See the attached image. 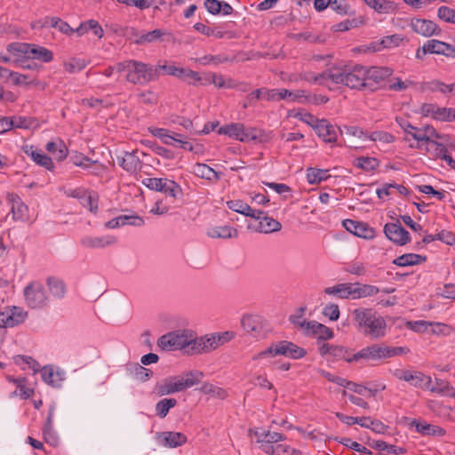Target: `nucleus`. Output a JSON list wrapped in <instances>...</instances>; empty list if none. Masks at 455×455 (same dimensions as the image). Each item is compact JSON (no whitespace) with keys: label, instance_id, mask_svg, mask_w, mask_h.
Wrapping results in <instances>:
<instances>
[{"label":"nucleus","instance_id":"9b49d317","mask_svg":"<svg viewBox=\"0 0 455 455\" xmlns=\"http://www.w3.org/2000/svg\"><path fill=\"white\" fill-rule=\"evenodd\" d=\"M188 383H181L180 377L172 376L164 379L160 383L155 387V390L159 396L171 395L176 392L186 390Z\"/></svg>","mask_w":455,"mask_h":455},{"label":"nucleus","instance_id":"6e6d98bb","mask_svg":"<svg viewBox=\"0 0 455 455\" xmlns=\"http://www.w3.org/2000/svg\"><path fill=\"white\" fill-rule=\"evenodd\" d=\"M266 439H262L261 445L259 446L260 450L263 451V448L265 445H275L281 441L286 440V436L283 434L277 432H270L267 431L265 437Z\"/></svg>","mask_w":455,"mask_h":455},{"label":"nucleus","instance_id":"ea45409f","mask_svg":"<svg viewBox=\"0 0 455 455\" xmlns=\"http://www.w3.org/2000/svg\"><path fill=\"white\" fill-rule=\"evenodd\" d=\"M354 165L364 172H371L379 165V161L375 157L359 156L354 160Z\"/></svg>","mask_w":455,"mask_h":455},{"label":"nucleus","instance_id":"6ab92c4d","mask_svg":"<svg viewBox=\"0 0 455 455\" xmlns=\"http://www.w3.org/2000/svg\"><path fill=\"white\" fill-rule=\"evenodd\" d=\"M228 207L238 213L253 219H260L264 212L261 210H253L249 204L242 200H230L227 202Z\"/></svg>","mask_w":455,"mask_h":455},{"label":"nucleus","instance_id":"58836bf2","mask_svg":"<svg viewBox=\"0 0 455 455\" xmlns=\"http://www.w3.org/2000/svg\"><path fill=\"white\" fill-rule=\"evenodd\" d=\"M12 212L15 220H25L28 219V208L19 196L12 199Z\"/></svg>","mask_w":455,"mask_h":455},{"label":"nucleus","instance_id":"0e129e2a","mask_svg":"<svg viewBox=\"0 0 455 455\" xmlns=\"http://www.w3.org/2000/svg\"><path fill=\"white\" fill-rule=\"evenodd\" d=\"M331 355L338 359H344L347 363H352L355 360H351V353L347 347L342 346L334 345L332 348Z\"/></svg>","mask_w":455,"mask_h":455},{"label":"nucleus","instance_id":"393cba45","mask_svg":"<svg viewBox=\"0 0 455 455\" xmlns=\"http://www.w3.org/2000/svg\"><path fill=\"white\" fill-rule=\"evenodd\" d=\"M258 220L259 222L258 227L255 228V231L257 232L269 234L279 231L282 228V224L278 220L267 217L265 213Z\"/></svg>","mask_w":455,"mask_h":455},{"label":"nucleus","instance_id":"864d4df0","mask_svg":"<svg viewBox=\"0 0 455 455\" xmlns=\"http://www.w3.org/2000/svg\"><path fill=\"white\" fill-rule=\"evenodd\" d=\"M149 132L155 137L159 138L163 143L166 145H174V142L178 140V139L169 134L168 130L164 128H149Z\"/></svg>","mask_w":455,"mask_h":455},{"label":"nucleus","instance_id":"72a5a7b5","mask_svg":"<svg viewBox=\"0 0 455 455\" xmlns=\"http://www.w3.org/2000/svg\"><path fill=\"white\" fill-rule=\"evenodd\" d=\"M45 148L48 152L52 154L58 161L64 160L68 156V148L62 140L58 142L49 141Z\"/></svg>","mask_w":455,"mask_h":455},{"label":"nucleus","instance_id":"0eeeda50","mask_svg":"<svg viewBox=\"0 0 455 455\" xmlns=\"http://www.w3.org/2000/svg\"><path fill=\"white\" fill-rule=\"evenodd\" d=\"M300 327L305 329L307 336L316 337L318 344L322 341L331 339L334 336L333 331L331 328L316 321L303 320Z\"/></svg>","mask_w":455,"mask_h":455},{"label":"nucleus","instance_id":"aec40b11","mask_svg":"<svg viewBox=\"0 0 455 455\" xmlns=\"http://www.w3.org/2000/svg\"><path fill=\"white\" fill-rule=\"evenodd\" d=\"M314 130L325 142L332 143L337 140L336 130L326 119L319 120L317 124H315Z\"/></svg>","mask_w":455,"mask_h":455},{"label":"nucleus","instance_id":"de8ad7c7","mask_svg":"<svg viewBox=\"0 0 455 455\" xmlns=\"http://www.w3.org/2000/svg\"><path fill=\"white\" fill-rule=\"evenodd\" d=\"M177 404V400L174 398H164L160 400L156 404V415L161 419H164L167 416L170 409L175 407Z\"/></svg>","mask_w":455,"mask_h":455},{"label":"nucleus","instance_id":"3c124183","mask_svg":"<svg viewBox=\"0 0 455 455\" xmlns=\"http://www.w3.org/2000/svg\"><path fill=\"white\" fill-rule=\"evenodd\" d=\"M307 172V179L310 184L320 183L322 180H325L329 177L327 170L310 167Z\"/></svg>","mask_w":455,"mask_h":455},{"label":"nucleus","instance_id":"f3484780","mask_svg":"<svg viewBox=\"0 0 455 455\" xmlns=\"http://www.w3.org/2000/svg\"><path fill=\"white\" fill-rule=\"evenodd\" d=\"M132 65L131 73H127L126 80L133 84H147L148 64L134 60Z\"/></svg>","mask_w":455,"mask_h":455},{"label":"nucleus","instance_id":"39448f33","mask_svg":"<svg viewBox=\"0 0 455 455\" xmlns=\"http://www.w3.org/2000/svg\"><path fill=\"white\" fill-rule=\"evenodd\" d=\"M24 296L27 305L33 308H43L48 303V297L42 283L32 282L24 289Z\"/></svg>","mask_w":455,"mask_h":455},{"label":"nucleus","instance_id":"20e7f679","mask_svg":"<svg viewBox=\"0 0 455 455\" xmlns=\"http://www.w3.org/2000/svg\"><path fill=\"white\" fill-rule=\"evenodd\" d=\"M142 184L153 191L162 192L173 198L182 195L180 186L174 180L166 178H146Z\"/></svg>","mask_w":455,"mask_h":455},{"label":"nucleus","instance_id":"f8f14e48","mask_svg":"<svg viewBox=\"0 0 455 455\" xmlns=\"http://www.w3.org/2000/svg\"><path fill=\"white\" fill-rule=\"evenodd\" d=\"M69 196L77 198L80 203L84 206L88 207L90 212L96 213L98 211L99 204V195L94 191H88L84 188L73 189L68 194Z\"/></svg>","mask_w":455,"mask_h":455},{"label":"nucleus","instance_id":"412c9836","mask_svg":"<svg viewBox=\"0 0 455 455\" xmlns=\"http://www.w3.org/2000/svg\"><path fill=\"white\" fill-rule=\"evenodd\" d=\"M403 40V36L399 34L384 36L381 40L372 42L369 45V50L371 52H379L383 49H391L397 47Z\"/></svg>","mask_w":455,"mask_h":455},{"label":"nucleus","instance_id":"13d9d810","mask_svg":"<svg viewBox=\"0 0 455 455\" xmlns=\"http://www.w3.org/2000/svg\"><path fill=\"white\" fill-rule=\"evenodd\" d=\"M290 446L283 443H276L275 445H265L263 452L268 455H288Z\"/></svg>","mask_w":455,"mask_h":455},{"label":"nucleus","instance_id":"4c0bfd02","mask_svg":"<svg viewBox=\"0 0 455 455\" xmlns=\"http://www.w3.org/2000/svg\"><path fill=\"white\" fill-rule=\"evenodd\" d=\"M194 172L198 177L208 180H219L220 178V173L205 164H196L194 167Z\"/></svg>","mask_w":455,"mask_h":455},{"label":"nucleus","instance_id":"423d86ee","mask_svg":"<svg viewBox=\"0 0 455 455\" xmlns=\"http://www.w3.org/2000/svg\"><path fill=\"white\" fill-rule=\"evenodd\" d=\"M243 330L257 339L265 338L269 331V323L259 315H243L241 320Z\"/></svg>","mask_w":455,"mask_h":455},{"label":"nucleus","instance_id":"473e14b6","mask_svg":"<svg viewBox=\"0 0 455 455\" xmlns=\"http://www.w3.org/2000/svg\"><path fill=\"white\" fill-rule=\"evenodd\" d=\"M42 26L57 28L59 31L66 35H71L74 33V29L66 21L58 17H45Z\"/></svg>","mask_w":455,"mask_h":455},{"label":"nucleus","instance_id":"a19ab883","mask_svg":"<svg viewBox=\"0 0 455 455\" xmlns=\"http://www.w3.org/2000/svg\"><path fill=\"white\" fill-rule=\"evenodd\" d=\"M357 287L352 286L353 299L371 297L377 294L379 289L375 285L356 283Z\"/></svg>","mask_w":455,"mask_h":455},{"label":"nucleus","instance_id":"b1692460","mask_svg":"<svg viewBox=\"0 0 455 455\" xmlns=\"http://www.w3.org/2000/svg\"><path fill=\"white\" fill-rule=\"evenodd\" d=\"M366 5L379 14L393 13L396 10L395 4L390 0H363Z\"/></svg>","mask_w":455,"mask_h":455},{"label":"nucleus","instance_id":"cd10ccee","mask_svg":"<svg viewBox=\"0 0 455 455\" xmlns=\"http://www.w3.org/2000/svg\"><path fill=\"white\" fill-rule=\"evenodd\" d=\"M416 427L417 432L426 435H443L445 430L438 426L428 424L425 421H418L413 419L411 423Z\"/></svg>","mask_w":455,"mask_h":455},{"label":"nucleus","instance_id":"774afa93","mask_svg":"<svg viewBox=\"0 0 455 455\" xmlns=\"http://www.w3.org/2000/svg\"><path fill=\"white\" fill-rule=\"evenodd\" d=\"M323 315L329 317L331 321H337L339 317V308L337 304H328L323 310Z\"/></svg>","mask_w":455,"mask_h":455},{"label":"nucleus","instance_id":"c756f323","mask_svg":"<svg viewBox=\"0 0 455 455\" xmlns=\"http://www.w3.org/2000/svg\"><path fill=\"white\" fill-rule=\"evenodd\" d=\"M427 260L426 256H422L416 253H406L403 254L393 260V264L399 267H409L418 265Z\"/></svg>","mask_w":455,"mask_h":455},{"label":"nucleus","instance_id":"9d476101","mask_svg":"<svg viewBox=\"0 0 455 455\" xmlns=\"http://www.w3.org/2000/svg\"><path fill=\"white\" fill-rule=\"evenodd\" d=\"M386 236L398 245H404L411 241L410 233L399 223H387L384 226Z\"/></svg>","mask_w":455,"mask_h":455},{"label":"nucleus","instance_id":"a18cd8bd","mask_svg":"<svg viewBox=\"0 0 455 455\" xmlns=\"http://www.w3.org/2000/svg\"><path fill=\"white\" fill-rule=\"evenodd\" d=\"M29 52L33 59H36L44 62H50L53 59V53L52 52V51L43 46L32 44V47L29 50Z\"/></svg>","mask_w":455,"mask_h":455},{"label":"nucleus","instance_id":"bb28decb","mask_svg":"<svg viewBox=\"0 0 455 455\" xmlns=\"http://www.w3.org/2000/svg\"><path fill=\"white\" fill-rule=\"evenodd\" d=\"M366 71L367 82L371 84H379L389 77L393 73L392 69L387 67H372L369 69L366 68Z\"/></svg>","mask_w":455,"mask_h":455},{"label":"nucleus","instance_id":"6e6552de","mask_svg":"<svg viewBox=\"0 0 455 455\" xmlns=\"http://www.w3.org/2000/svg\"><path fill=\"white\" fill-rule=\"evenodd\" d=\"M398 379L409 382L411 386L426 389L428 387L427 384L430 382V377L425 375L421 371H411L408 370L397 369L394 372Z\"/></svg>","mask_w":455,"mask_h":455},{"label":"nucleus","instance_id":"4d7b16f0","mask_svg":"<svg viewBox=\"0 0 455 455\" xmlns=\"http://www.w3.org/2000/svg\"><path fill=\"white\" fill-rule=\"evenodd\" d=\"M336 440L343 444L344 446L346 447H348L355 451H358L360 453H363L364 455H371V451L370 450H368L366 447L364 446H362L361 444H359L358 443L356 442H354L352 441L350 438H347V437H342V438H336Z\"/></svg>","mask_w":455,"mask_h":455},{"label":"nucleus","instance_id":"338daca9","mask_svg":"<svg viewBox=\"0 0 455 455\" xmlns=\"http://www.w3.org/2000/svg\"><path fill=\"white\" fill-rule=\"evenodd\" d=\"M230 59L224 55H204V57L197 60V61L202 65H207L212 62L215 65L228 62Z\"/></svg>","mask_w":455,"mask_h":455},{"label":"nucleus","instance_id":"79ce46f5","mask_svg":"<svg viewBox=\"0 0 455 455\" xmlns=\"http://www.w3.org/2000/svg\"><path fill=\"white\" fill-rule=\"evenodd\" d=\"M435 158L443 160L448 154L447 148L443 144L435 140H430L425 148Z\"/></svg>","mask_w":455,"mask_h":455},{"label":"nucleus","instance_id":"ddd939ff","mask_svg":"<svg viewBox=\"0 0 455 455\" xmlns=\"http://www.w3.org/2000/svg\"><path fill=\"white\" fill-rule=\"evenodd\" d=\"M423 54H439L446 57H455V46L436 40L431 39L427 41L422 46Z\"/></svg>","mask_w":455,"mask_h":455},{"label":"nucleus","instance_id":"09e8293b","mask_svg":"<svg viewBox=\"0 0 455 455\" xmlns=\"http://www.w3.org/2000/svg\"><path fill=\"white\" fill-rule=\"evenodd\" d=\"M242 131H243V124L236 123V124H229L221 126L218 130V133L225 134V135L229 136L230 138L239 140Z\"/></svg>","mask_w":455,"mask_h":455},{"label":"nucleus","instance_id":"8fccbe9b","mask_svg":"<svg viewBox=\"0 0 455 455\" xmlns=\"http://www.w3.org/2000/svg\"><path fill=\"white\" fill-rule=\"evenodd\" d=\"M363 23V19L360 18H353L347 19L344 21L339 22L331 27V29L335 32H344L347 31L350 28H357Z\"/></svg>","mask_w":455,"mask_h":455},{"label":"nucleus","instance_id":"2eb2a0df","mask_svg":"<svg viewBox=\"0 0 455 455\" xmlns=\"http://www.w3.org/2000/svg\"><path fill=\"white\" fill-rule=\"evenodd\" d=\"M116 160L117 164L129 173H136L141 170L142 164L137 156V150L125 151L122 156H117Z\"/></svg>","mask_w":455,"mask_h":455},{"label":"nucleus","instance_id":"a878e982","mask_svg":"<svg viewBox=\"0 0 455 455\" xmlns=\"http://www.w3.org/2000/svg\"><path fill=\"white\" fill-rule=\"evenodd\" d=\"M188 346L185 353L188 355H197L203 352H206V346L204 343V338H197L194 331H190L188 333Z\"/></svg>","mask_w":455,"mask_h":455},{"label":"nucleus","instance_id":"7c9ffc66","mask_svg":"<svg viewBox=\"0 0 455 455\" xmlns=\"http://www.w3.org/2000/svg\"><path fill=\"white\" fill-rule=\"evenodd\" d=\"M116 242L114 236L92 237L85 236L81 240V243L87 248H102L113 244Z\"/></svg>","mask_w":455,"mask_h":455},{"label":"nucleus","instance_id":"f03ea898","mask_svg":"<svg viewBox=\"0 0 455 455\" xmlns=\"http://www.w3.org/2000/svg\"><path fill=\"white\" fill-rule=\"evenodd\" d=\"M339 76L342 79L339 84H344L351 89L370 88L371 91L375 89L373 84L367 82V71L363 66L355 65L353 68H339Z\"/></svg>","mask_w":455,"mask_h":455},{"label":"nucleus","instance_id":"c85d7f7f","mask_svg":"<svg viewBox=\"0 0 455 455\" xmlns=\"http://www.w3.org/2000/svg\"><path fill=\"white\" fill-rule=\"evenodd\" d=\"M339 77V68H333L326 69L322 73L317 74L316 76H314V84L325 85V81L330 79L332 83L339 84V83L342 82V79Z\"/></svg>","mask_w":455,"mask_h":455},{"label":"nucleus","instance_id":"37998d69","mask_svg":"<svg viewBox=\"0 0 455 455\" xmlns=\"http://www.w3.org/2000/svg\"><path fill=\"white\" fill-rule=\"evenodd\" d=\"M47 285L52 294L57 298H63L66 293V286L63 281L50 276L46 280Z\"/></svg>","mask_w":455,"mask_h":455},{"label":"nucleus","instance_id":"1a4fd4ad","mask_svg":"<svg viewBox=\"0 0 455 455\" xmlns=\"http://www.w3.org/2000/svg\"><path fill=\"white\" fill-rule=\"evenodd\" d=\"M410 25L413 32L425 37L439 36L442 33L439 26L430 20L412 18Z\"/></svg>","mask_w":455,"mask_h":455},{"label":"nucleus","instance_id":"49530a36","mask_svg":"<svg viewBox=\"0 0 455 455\" xmlns=\"http://www.w3.org/2000/svg\"><path fill=\"white\" fill-rule=\"evenodd\" d=\"M164 444L169 447H178L181 446L183 443H187V436L180 432H164Z\"/></svg>","mask_w":455,"mask_h":455},{"label":"nucleus","instance_id":"4468645a","mask_svg":"<svg viewBox=\"0 0 455 455\" xmlns=\"http://www.w3.org/2000/svg\"><path fill=\"white\" fill-rule=\"evenodd\" d=\"M342 225L348 232L358 237L371 239L375 236L374 229L366 223L347 219L343 220Z\"/></svg>","mask_w":455,"mask_h":455},{"label":"nucleus","instance_id":"2f4dec72","mask_svg":"<svg viewBox=\"0 0 455 455\" xmlns=\"http://www.w3.org/2000/svg\"><path fill=\"white\" fill-rule=\"evenodd\" d=\"M165 35L170 36L169 33L162 29L156 28L152 31L141 34L140 37H139L138 39H134V44L138 45H144L157 41H163L162 37Z\"/></svg>","mask_w":455,"mask_h":455},{"label":"nucleus","instance_id":"bf43d9fd","mask_svg":"<svg viewBox=\"0 0 455 455\" xmlns=\"http://www.w3.org/2000/svg\"><path fill=\"white\" fill-rule=\"evenodd\" d=\"M414 132L411 133V138L418 141L417 145H410L411 148H418V149H423L422 143L427 144V142L431 140L429 139V136L427 134V132H424L423 128H419L418 130H413Z\"/></svg>","mask_w":455,"mask_h":455},{"label":"nucleus","instance_id":"4be33fe9","mask_svg":"<svg viewBox=\"0 0 455 455\" xmlns=\"http://www.w3.org/2000/svg\"><path fill=\"white\" fill-rule=\"evenodd\" d=\"M42 379L47 384L59 387L65 379V372L63 371H54L52 366L46 365L41 369Z\"/></svg>","mask_w":455,"mask_h":455},{"label":"nucleus","instance_id":"680f3d73","mask_svg":"<svg viewBox=\"0 0 455 455\" xmlns=\"http://www.w3.org/2000/svg\"><path fill=\"white\" fill-rule=\"evenodd\" d=\"M426 88L431 92L440 91L443 93L453 92V85L445 84L439 80H434L426 84Z\"/></svg>","mask_w":455,"mask_h":455},{"label":"nucleus","instance_id":"c9c22d12","mask_svg":"<svg viewBox=\"0 0 455 455\" xmlns=\"http://www.w3.org/2000/svg\"><path fill=\"white\" fill-rule=\"evenodd\" d=\"M324 293L328 295H337L340 299H347L353 295L352 283H340L332 287L324 289Z\"/></svg>","mask_w":455,"mask_h":455},{"label":"nucleus","instance_id":"dca6fc26","mask_svg":"<svg viewBox=\"0 0 455 455\" xmlns=\"http://www.w3.org/2000/svg\"><path fill=\"white\" fill-rule=\"evenodd\" d=\"M387 354L385 352V347L373 344L362 348L354 354L351 360L358 361L359 359L379 361L387 358Z\"/></svg>","mask_w":455,"mask_h":455},{"label":"nucleus","instance_id":"f704fd0d","mask_svg":"<svg viewBox=\"0 0 455 455\" xmlns=\"http://www.w3.org/2000/svg\"><path fill=\"white\" fill-rule=\"evenodd\" d=\"M207 235L212 238H231L237 236V230L228 226L212 228L207 231Z\"/></svg>","mask_w":455,"mask_h":455},{"label":"nucleus","instance_id":"7ed1b4c3","mask_svg":"<svg viewBox=\"0 0 455 455\" xmlns=\"http://www.w3.org/2000/svg\"><path fill=\"white\" fill-rule=\"evenodd\" d=\"M190 330H178L161 336L157 341L160 348L166 351L184 349L188 346V333Z\"/></svg>","mask_w":455,"mask_h":455},{"label":"nucleus","instance_id":"5fc2aeb1","mask_svg":"<svg viewBox=\"0 0 455 455\" xmlns=\"http://www.w3.org/2000/svg\"><path fill=\"white\" fill-rule=\"evenodd\" d=\"M428 387L426 389L430 390L435 393H444L447 390H452L453 387L450 386L449 382L441 379H435V382L432 381L430 378V382L427 384Z\"/></svg>","mask_w":455,"mask_h":455},{"label":"nucleus","instance_id":"052dcab7","mask_svg":"<svg viewBox=\"0 0 455 455\" xmlns=\"http://www.w3.org/2000/svg\"><path fill=\"white\" fill-rule=\"evenodd\" d=\"M368 138L372 141H379L387 144L395 141V136L384 131L373 132L368 136Z\"/></svg>","mask_w":455,"mask_h":455},{"label":"nucleus","instance_id":"603ef678","mask_svg":"<svg viewBox=\"0 0 455 455\" xmlns=\"http://www.w3.org/2000/svg\"><path fill=\"white\" fill-rule=\"evenodd\" d=\"M204 377V373L199 371H188L183 373V376L180 378L181 383H188L186 386V389L189 388L200 382L202 378Z\"/></svg>","mask_w":455,"mask_h":455},{"label":"nucleus","instance_id":"5701e85b","mask_svg":"<svg viewBox=\"0 0 455 455\" xmlns=\"http://www.w3.org/2000/svg\"><path fill=\"white\" fill-rule=\"evenodd\" d=\"M291 341L287 340H282L275 344H273L270 347L267 349L261 351L255 355H253V360H259L260 358L266 357V356H274V355H285L287 356L288 349L290 346H287L290 344Z\"/></svg>","mask_w":455,"mask_h":455},{"label":"nucleus","instance_id":"c03bdc74","mask_svg":"<svg viewBox=\"0 0 455 455\" xmlns=\"http://www.w3.org/2000/svg\"><path fill=\"white\" fill-rule=\"evenodd\" d=\"M331 8L338 14L344 16H355V10L353 9L347 0H332L331 2Z\"/></svg>","mask_w":455,"mask_h":455},{"label":"nucleus","instance_id":"e433bc0d","mask_svg":"<svg viewBox=\"0 0 455 455\" xmlns=\"http://www.w3.org/2000/svg\"><path fill=\"white\" fill-rule=\"evenodd\" d=\"M262 137H264L263 131L253 128V127H245L243 124V131L241 132L240 141L242 142H249V141H259L262 142Z\"/></svg>","mask_w":455,"mask_h":455},{"label":"nucleus","instance_id":"69168bd1","mask_svg":"<svg viewBox=\"0 0 455 455\" xmlns=\"http://www.w3.org/2000/svg\"><path fill=\"white\" fill-rule=\"evenodd\" d=\"M437 16L439 19L449 22L455 23V10L448 6H441L437 11Z\"/></svg>","mask_w":455,"mask_h":455},{"label":"nucleus","instance_id":"f257e3e1","mask_svg":"<svg viewBox=\"0 0 455 455\" xmlns=\"http://www.w3.org/2000/svg\"><path fill=\"white\" fill-rule=\"evenodd\" d=\"M354 320L359 332L372 339L386 336L385 319L371 308H356L353 311Z\"/></svg>","mask_w":455,"mask_h":455},{"label":"nucleus","instance_id":"e2e57ef3","mask_svg":"<svg viewBox=\"0 0 455 455\" xmlns=\"http://www.w3.org/2000/svg\"><path fill=\"white\" fill-rule=\"evenodd\" d=\"M132 370L137 379L140 381H147L153 375V371L140 365V363H134Z\"/></svg>","mask_w":455,"mask_h":455},{"label":"nucleus","instance_id":"a211bd4d","mask_svg":"<svg viewBox=\"0 0 455 455\" xmlns=\"http://www.w3.org/2000/svg\"><path fill=\"white\" fill-rule=\"evenodd\" d=\"M22 150L27 156H30L36 164L50 171L54 168L52 158L38 151L34 146L24 145Z\"/></svg>","mask_w":455,"mask_h":455}]
</instances>
